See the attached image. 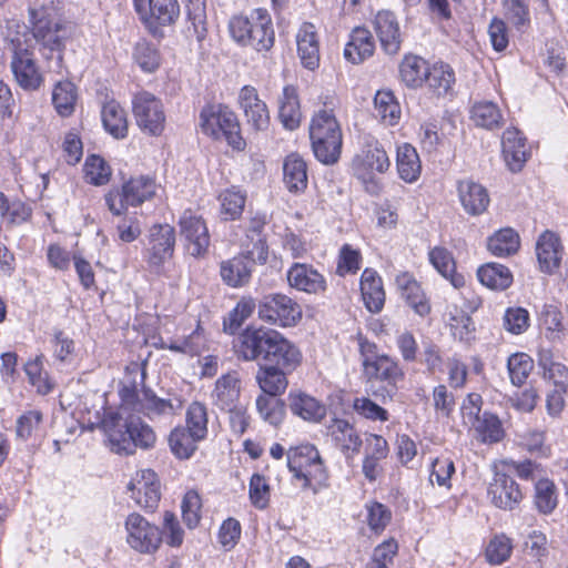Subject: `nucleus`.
<instances>
[{"instance_id":"obj_1","label":"nucleus","mask_w":568,"mask_h":568,"mask_svg":"<svg viewBox=\"0 0 568 568\" xmlns=\"http://www.w3.org/2000/svg\"><path fill=\"white\" fill-rule=\"evenodd\" d=\"M239 358L246 362L262 359L263 366H276L293 372L302 361L300 349L280 332L264 327H247L234 345Z\"/></svg>"},{"instance_id":"obj_2","label":"nucleus","mask_w":568,"mask_h":568,"mask_svg":"<svg viewBox=\"0 0 568 568\" xmlns=\"http://www.w3.org/2000/svg\"><path fill=\"white\" fill-rule=\"evenodd\" d=\"M358 351L363 368V377L371 393L383 400L392 398L388 386L395 388L396 383L403 378L404 373L398 362L387 354L379 353L375 343L358 335Z\"/></svg>"},{"instance_id":"obj_3","label":"nucleus","mask_w":568,"mask_h":568,"mask_svg":"<svg viewBox=\"0 0 568 568\" xmlns=\"http://www.w3.org/2000/svg\"><path fill=\"white\" fill-rule=\"evenodd\" d=\"M101 425L109 447L115 454L132 455L136 448L149 449L155 445L154 430L139 417L123 418L111 412L104 415Z\"/></svg>"},{"instance_id":"obj_4","label":"nucleus","mask_w":568,"mask_h":568,"mask_svg":"<svg viewBox=\"0 0 568 568\" xmlns=\"http://www.w3.org/2000/svg\"><path fill=\"white\" fill-rule=\"evenodd\" d=\"M229 30L236 43L251 47L257 52H266L274 45L275 32L272 18L266 9H255L248 17H232Z\"/></svg>"},{"instance_id":"obj_5","label":"nucleus","mask_w":568,"mask_h":568,"mask_svg":"<svg viewBox=\"0 0 568 568\" xmlns=\"http://www.w3.org/2000/svg\"><path fill=\"white\" fill-rule=\"evenodd\" d=\"M287 466L293 476L302 481L303 489L314 494L328 486V473L318 449L311 444L291 448L287 453Z\"/></svg>"},{"instance_id":"obj_6","label":"nucleus","mask_w":568,"mask_h":568,"mask_svg":"<svg viewBox=\"0 0 568 568\" xmlns=\"http://www.w3.org/2000/svg\"><path fill=\"white\" fill-rule=\"evenodd\" d=\"M390 166L386 150L375 139L365 141L361 151L352 160L354 176L361 181L365 191L371 195H378L383 184L376 173L383 174Z\"/></svg>"},{"instance_id":"obj_7","label":"nucleus","mask_w":568,"mask_h":568,"mask_svg":"<svg viewBox=\"0 0 568 568\" xmlns=\"http://www.w3.org/2000/svg\"><path fill=\"white\" fill-rule=\"evenodd\" d=\"M200 128L204 134L214 140H226L235 150L245 148L237 116L226 105H205L200 112Z\"/></svg>"},{"instance_id":"obj_8","label":"nucleus","mask_w":568,"mask_h":568,"mask_svg":"<svg viewBox=\"0 0 568 568\" xmlns=\"http://www.w3.org/2000/svg\"><path fill=\"white\" fill-rule=\"evenodd\" d=\"M158 189L159 184L153 176H132L120 189L110 190L105 195V203L114 215H122L129 206L135 207L152 200Z\"/></svg>"},{"instance_id":"obj_9","label":"nucleus","mask_w":568,"mask_h":568,"mask_svg":"<svg viewBox=\"0 0 568 568\" xmlns=\"http://www.w3.org/2000/svg\"><path fill=\"white\" fill-rule=\"evenodd\" d=\"M13 57L11 70L16 82L23 90H36V31L26 26L11 40Z\"/></svg>"},{"instance_id":"obj_10","label":"nucleus","mask_w":568,"mask_h":568,"mask_svg":"<svg viewBox=\"0 0 568 568\" xmlns=\"http://www.w3.org/2000/svg\"><path fill=\"white\" fill-rule=\"evenodd\" d=\"M258 318L280 327L295 326L302 318V307L285 294L265 295L258 303Z\"/></svg>"},{"instance_id":"obj_11","label":"nucleus","mask_w":568,"mask_h":568,"mask_svg":"<svg viewBox=\"0 0 568 568\" xmlns=\"http://www.w3.org/2000/svg\"><path fill=\"white\" fill-rule=\"evenodd\" d=\"M65 26L59 19L38 20V50L47 59L50 72L61 73Z\"/></svg>"},{"instance_id":"obj_12","label":"nucleus","mask_w":568,"mask_h":568,"mask_svg":"<svg viewBox=\"0 0 568 568\" xmlns=\"http://www.w3.org/2000/svg\"><path fill=\"white\" fill-rule=\"evenodd\" d=\"M125 541L134 551L154 554L162 544V532L139 513H131L124 520Z\"/></svg>"},{"instance_id":"obj_13","label":"nucleus","mask_w":568,"mask_h":568,"mask_svg":"<svg viewBox=\"0 0 568 568\" xmlns=\"http://www.w3.org/2000/svg\"><path fill=\"white\" fill-rule=\"evenodd\" d=\"M175 247V230L170 224H154L149 230L144 258L149 267L160 273L172 258Z\"/></svg>"},{"instance_id":"obj_14","label":"nucleus","mask_w":568,"mask_h":568,"mask_svg":"<svg viewBox=\"0 0 568 568\" xmlns=\"http://www.w3.org/2000/svg\"><path fill=\"white\" fill-rule=\"evenodd\" d=\"M133 114L139 128L152 136L160 135L164 130L165 114L163 104L154 94L142 91L132 100Z\"/></svg>"},{"instance_id":"obj_15","label":"nucleus","mask_w":568,"mask_h":568,"mask_svg":"<svg viewBox=\"0 0 568 568\" xmlns=\"http://www.w3.org/2000/svg\"><path fill=\"white\" fill-rule=\"evenodd\" d=\"M133 6L152 32H155L159 26L173 24L180 14L178 0H133Z\"/></svg>"},{"instance_id":"obj_16","label":"nucleus","mask_w":568,"mask_h":568,"mask_svg":"<svg viewBox=\"0 0 568 568\" xmlns=\"http://www.w3.org/2000/svg\"><path fill=\"white\" fill-rule=\"evenodd\" d=\"M126 488L139 507L151 513L158 508L161 499V484L152 469L138 470Z\"/></svg>"},{"instance_id":"obj_17","label":"nucleus","mask_w":568,"mask_h":568,"mask_svg":"<svg viewBox=\"0 0 568 568\" xmlns=\"http://www.w3.org/2000/svg\"><path fill=\"white\" fill-rule=\"evenodd\" d=\"M180 234L187 242V250L194 257L204 256L210 246V234L204 219L187 209L179 219Z\"/></svg>"},{"instance_id":"obj_18","label":"nucleus","mask_w":568,"mask_h":568,"mask_svg":"<svg viewBox=\"0 0 568 568\" xmlns=\"http://www.w3.org/2000/svg\"><path fill=\"white\" fill-rule=\"evenodd\" d=\"M487 495L494 506L505 510H513L523 499L518 484L503 471L495 473Z\"/></svg>"},{"instance_id":"obj_19","label":"nucleus","mask_w":568,"mask_h":568,"mask_svg":"<svg viewBox=\"0 0 568 568\" xmlns=\"http://www.w3.org/2000/svg\"><path fill=\"white\" fill-rule=\"evenodd\" d=\"M239 103L244 112L247 124L255 131L266 130L270 124V113L266 103L260 99L257 90L244 85L239 93Z\"/></svg>"},{"instance_id":"obj_20","label":"nucleus","mask_w":568,"mask_h":568,"mask_svg":"<svg viewBox=\"0 0 568 568\" xmlns=\"http://www.w3.org/2000/svg\"><path fill=\"white\" fill-rule=\"evenodd\" d=\"M286 277L292 288L307 294H322L327 288L324 275L306 263H294L287 270Z\"/></svg>"},{"instance_id":"obj_21","label":"nucleus","mask_w":568,"mask_h":568,"mask_svg":"<svg viewBox=\"0 0 568 568\" xmlns=\"http://www.w3.org/2000/svg\"><path fill=\"white\" fill-rule=\"evenodd\" d=\"M373 26L384 52L389 55L397 54L402 33L396 16L389 10H381L375 14Z\"/></svg>"},{"instance_id":"obj_22","label":"nucleus","mask_w":568,"mask_h":568,"mask_svg":"<svg viewBox=\"0 0 568 568\" xmlns=\"http://www.w3.org/2000/svg\"><path fill=\"white\" fill-rule=\"evenodd\" d=\"M501 154L511 172L523 169L529 158V148L523 133L514 126L507 128L501 136Z\"/></svg>"},{"instance_id":"obj_23","label":"nucleus","mask_w":568,"mask_h":568,"mask_svg":"<svg viewBox=\"0 0 568 568\" xmlns=\"http://www.w3.org/2000/svg\"><path fill=\"white\" fill-rule=\"evenodd\" d=\"M256 256L239 254L232 258L222 261L220 275L222 281L231 287H242L251 281Z\"/></svg>"},{"instance_id":"obj_24","label":"nucleus","mask_w":568,"mask_h":568,"mask_svg":"<svg viewBox=\"0 0 568 568\" xmlns=\"http://www.w3.org/2000/svg\"><path fill=\"white\" fill-rule=\"evenodd\" d=\"M327 435L347 458L359 453L363 442L356 428L347 420L332 419L327 426Z\"/></svg>"},{"instance_id":"obj_25","label":"nucleus","mask_w":568,"mask_h":568,"mask_svg":"<svg viewBox=\"0 0 568 568\" xmlns=\"http://www.w3.org/2000/svg\"><path fill=\"white\" fill-rule=\"evenodd\" d=\"M297 54L302 64L314 70L320 64V43L316 28L311 22H304L296 34Z\"/></svg>"},{"instance_id":"obj_26","label":"nucleus","mask_w":568,"mask_h":568,"mask_svg":"<svg viewBox=\"0 0 568 568\" xmlns=\"http://www.w3.org/2000/svg\"><path fill=\"white\" fill-rule=\"evenodd\" d=\"M211 396L213 404L221 410L231 409V407L241 403V379L239 374L236 372H229L219 377Z\"/></svg>"},{"instance_id":"obj_27","label":"nucleus","mask_w":568,"mask_h":568,"mask_svg":"<svg viewBox=\"0 0 568 568\" xmlns=\"http://www.w3.org/2000/svg\"><path fill=\"white\" fill-rule=\"evenodd\" d=\"M457 189L459 201L468 214L480 215L487 210L490 199L487 190L481 184L465 180L458 183Z\"/></svg>"},{"instance_id":"obj_28","label":"nucleus","mask_w":568,"mask_h":568,"mask_svg":"<svg viewBox=\"0 0 568 568\" xmlns=\"http://www.w3.org/2000/svg\"><path fill=\"white\" fill-rule=\"evenodd\" d=\"M375 51V41L371 31L365 27H356L349 34L345 44L344 57L353 64H359L372 57Z\"/></svg>"},{"instance_id":"obj_29","label":"nucleus","mask_w":568,"mask_h":568,"mask_svg":"<svg viewBox=\"0 0 568 568\" xmlns=\"http://www.w3.org/2000/svg\"><path fill=\"white\" fill-rule=\"evenodd\" d=\"M181 408L182 400L179 397L161 398L150 388H144L142 397L139 399V412L151 419L160 416H173Z\"/></svg>"},{"instance_id":"obj_30","label":"nucleus","mask_w":568,"mask_h":568,"mask_svg":"<svg viewBox=\"0 0 568 568\" xmlns=\"http://www.w3.org/2000/svg\"><path fill=\"white\" fill-rule=\"evenodd\" d=\"M361 293L366 308L372 313L382 311L385 303V291L378 273L365 268L361 275Z\"/></svg>"},{"instance_id":"obj_31","label":"nucleus","mask_w":568,"mask_h":568,"mask_svg":"<svg viewBox=\"0 0 568 568\" xmlns=\"http://www.w3.org/2000/svg\"><path fill=\"white\" fill-rule=\"evenodd\" d=\"M536 254L541 271L554 272L559 266L562 255L559 237L552 232H544L537 241Z\"/></svg>"},{"instance_id":"obj_32","label":"nucleus","mask_w":568,"mask_h":568,"mask_svg":"<svg viewBox=\"0 0 568 568\" xmlns=\"http://www.w3.org/2000/svg\"><path fill=\"white\" fill-rule=\"evenodd\" d=\"M310 138L316 140L332 139V143H336L337 139H343L339 123L332 110H320L312 119L310 125Z\"/></svg>"},{"instance_id":"obj_33","label":"nucleus","mask_w":568,"mask_h":568,"mask_svg":"<svg viewBox=\"0 0 568 568\" xmlns=\"http://www.w3.org/2000/svg\"><path fill=\"white\" fill-rule=\"evenodd\" d=\"M291 412L306 422L317 423L326 415V407L305 393H291Z\"/></svg>"},{"instance_id":"obj_34","label":"nucleus","mask_w":568,"mask_h":568,"mask_svg":"<svg viewBox=\"0 0 568 568\" xmlns=\"http://www.w3.org/2000/svg\"><path fill=\"white\" fill-rule=\"evenodd\" d=\"M278 103V116L284 128L291 131L297 129L302 113L296 88L293 85L284 87Z\"/></svg>"},{"instance_id":"obj_35","label":"nucleus","mask_w":568,"mask_h":568,"mask_svg":"<svg viewBox=\"0 0 568 568\" xmlns=\"http://www.w3.org/2000/svg\"><path fill=\"white\" fill-rule=\"evenodd\" d=\"M283 174L285 186L290 192L298 193L306 189L307 166L297 153H291L285 158Z\"/></svg>"},{"instance_id":"obj_36","label":"nucleus","mask_w":568,"mask_h":568,"mask_svg":"<svg viewBox=\"0 0 568 568\" xmlns=\"http://www.w3.org/2000/svg\"><path fill=\"white\" fill-rule=\"evenodd\" d=\"M266 223V215L257 213L251 217L245 230L246 239L252 244V248H247L248 254L256 256L261 263H265L267 260V245L263 234ZM246 247H250L248 243Z\"/></svg>"},{"instance_id":"obj_37","label":"nucleus","mask_w":568,"mask_h":568,"mask_svg":"<svg viewBox=\"0 0 568 568\" xmlns=\"http://www.w3.org/2000/svg\"><path fill=\"white\" fill-rule=\"evenodd\" d=\"M288 373L276 366L260 365L256 373V382L263 392L262 395L277 396L283 394L288 385L286 377Z\"/></svg>"},{"instance_id":"obj_38","label":"nucleus","mask_w":568,"mask_h":568,"mask_svg":"<svg viewBox=\"0 0 568 568\" xmlns=\"http://www.w3.org/2000/svg\"><path fill=\"white\" fill-rule=\"evenodd\" d=\"M396 166L399 178L406 183H414L422 172V164L417 151L408 143L397 148Z\"/></svg>"},{"instance_id":"obj_39","label":"nucleus","mask_w":568,"mask_h":568,"mask_svg":"<svg viewBox=\"0 0 568 568\" xmlns=\"http://www.w3.org/2000/svg\"><path fill=\"white\" fill-rule=\"evenodd\" d=\"M470 119L474 124L485 130H496L504 125V115L499 106L491 101H480L473 105Z\"/></svg>"},{"instance_id":"obj_40","label":"nucleus","mask_w":568,"mask_h":568,"mask_svg":"<svg viewBox=\"0 0 568 568\" xmlns=\"http://www.w3.org/2000/svg\"><path fill=\"white\" fill-rule=\"evenodd\" d=\"M479 282L494 291H504L513 283L510 270L499 263H487L477 270Z\"/></svg>"},{"instance_id":"obj_41","label":"nucleus","mask_w":568,"mask_h":568,"mask_svg":"<svg viewBox=\"0 0 568 568\" xmlns=\"http://www.w3.org/2000/svg\"><path fill=\"white\" fill-rule=\"evenodd\" d=\"M101 118L104 129L115 139H124L128 134V120L124 109L114 100L102 106Z\"/></svg>"},{"instance_id":"obj_42","label":"nucleus","mask_w":568,"mask_h":568,"mask_svg":"<svg viewBox=\"0 0 568 568\" xmlns=\"http://www.w3.org/2000/svg\"><path fill=\"white\" fill-rule=\"evenodd\" d=\"M374 113L386 125H395L400 119V106L392 91L379 90L374 98Z\"/></svg>"},{"instance_id":"obj_43","label":"nucleus","mask_w":568,"mask_h":568,"mask_svg":"<svg viewBox=\"0 0 568 568\" xmlns=\"http://www.w3.org/2000/svg\"><path fill=\"white\" fill-rule=\"evenodd\" d=\"M203 440L182 426L173 428L169 435V446L179 459H189L197 449V443Z\"/></svg>"},{"instance_id":"obj_44","label":"nucleus","mask_w":568,"mask_h":568,"mask_svg":"<svg viewBox=\"0 0 568 568\" xmlns=\"http://www.w3.org/2000/svg\"><path fill=\"white\" fill-rule=\"evenodd\" d=\"M429 262L436 271L450 283L458 287L463 285L464 278L456 274V265L452 253L442 246H435L428 253Z\"/></svg>"},{"instance_id":"obj_45","label":"nucleus","mask_w":568,"mask_h":568,"mask_svg":"<svg viewBox=\"0 0 568 568\" xmlns=\"http://www.w3.org/2000/svg\"><path fill=\"white\" fill-rule=\"evenodd\" d=\"M520 245L518 234L510 227L501 229L487 241L488 251L498 257L515 254Z\"/></svg>"},{"instance_id":"obj_46","label":"nucleus","mask_w":568,"mask_h":568,"mask_svg":"<svg viewBox=\"0 0 568 568\" xmlns=\"http://www.w3.org/2000/svg\"><path fill=\"white\" fill-rule=\"evenodd\" d=\"M78 93L75 85L65 80L58 81L52 91V103L61 116H70L74 112Z\"/></svg>"},{"instance_id":"obj_47","label":"nucleus","mask_w":568,"mask_h":568,"mask_svg":"<svg viewBox=\"0 0 568 568\" xmlns=\"http://www.w3.org/2000/svg\"><path fill=\"white\" fill-rule=\"evenodd\" d=\"M470 428L475 432L476 437L485 444L498 443L504 437V428L499 418L489 412H484Z\"/></svg>"},{"instance_id":"obj_48","label":"nucleus","mask_w":568,"mask_h":568,"mask_svg":"<svg viewBox=\"0 0 568 568\" xmlns=\"http://www.w3.org/2000/svg\"><path fill=\"white\" fill-rule=\"evenodd\" d=\"M429 71V65L426 60L417 55H407L400 64V77L406 85L416 88L422 85Z\"/></svg>"},{"instance_id":"obj_49","label":"nucleus","mask_w":568,"mask_h":568,"mask_svg":"<svg viewBox=\"0 0 568 568\" xmlns=\"http://www.w3.org/2000/svg\"><path fill=\"white\" fill-rule=\"evenodd\" d=\"M534 503L540 514H551L558 505L557 488L548 478L539 479L535 485Z\"/></svg>"},{"instance_id":"obj_50","label":"nucleus","mask_w":568,"mask_h":568,"mask_svg":"<svg viewBox=\"0 0 568 568\" xmlns=\"http://www.w3.org/2000/svg\"><path fill=\"white\" fill-rule=\"evenodd\" d=\"M207 408L201 402H193L189 405L185 413V424L189 432L193 433L196 438L205 439L207 435Z\"/></svg>"},{"instance_id":"obj_51","label":"nucleus","mask_w":568,"mask_h":568,"mask_svg":"<svg viewBox=\"0 0 568 568\" xmlns=\"http://www.w3.org/2000/svg\"><path fill=\"white\" fill-rule=\"evenodd\" d=\"M425 82L437 95L446 94L455 82L454 71L447 64H435L429 68Z\"/></svg>"},{"instance_id":"obj_52","label":"nucleus","mask_w":568,"mask_h":568,"mask_svg":"<svg viewBox=\"0 0 568 568\" xmlns=\"http://www.w3.org/2000/svg\"><path fill=\"white\" fill-rule=\"evenodd\" d=\"M256 409L262 419L273 426H277L283 420L284 404L276 396L258 395Z\"/></svg>"},{"instance_id":"obj_53","label":"nucleus","mask_w":568,"mask_h":568,"mask_svg":"<svg viewBox=\"0 0 568 568\" xmlns=\"http://www.w3.org/2000/svg\"><path fill=\"white\" fill-rule=\"evenodd\" d=\"M534 367V361L525 353H515L508 357L507 368L510 382L515 386H521L528 378Z\"/></svg>"},{"instance_id":"obj_54","label":"nucleus","mask_w":568,"mask_h":568,"mask_svg":"<svg viewBox=\"0 0 568 568\" xmlns=\"http://www.w3.org/2000/svg\"><path fill=\"white\" fill-rule=\"evenodd\" d=\"M513 552V542L505 534L495 535L488 542L485 556L489 564L501 565Z\"/></svg>"},{"instance_id":"obj_55","label":"nucleus","mask_w":568,"mask_h":568,"mask_svg":"<svg viewBox=\"0 0 568 568\" xmlns=\"http://www.w3.org/2000/svg\"><path fill=\"white\" fill-rule=\"evenodd\" d=\"M133 59L144 72H153L160 65V53L158 49L145 40H141L135 44Z\"/></svg>"},{"instance_id":"obj_56","label":"nucleus","mask_w":568,"mask_h":568,"mask_svg":"<svg viewBox=\"0 0 568 568\" xmlns=\"http://www.w3.org/2000/svg\"><path fill=\"white\" fill-rule=\"evenodd\" d=\"M187 19L197 41L206 37V0H186Z\"/></svg>"},{"instance_id":"obj_57","label":"nucleus","mask_w":568,"mask_h":568,"mask_svg":"<svg viewBox=\"0 0 568 568\" xmlns=\"http://www.w3.org/2000/svg\"><path fill=\"white\" fill-rule=\"evenodd\" d=\"M85 179L90 184L103 185L109 182L111 169L99 155H89L84 163Z\"/></svg>"},{"instance_id":"obj_58","label":"nucleus","mask_w":568,"mask_h":568,"mask_svg":"<svg viewBox=\"0 0 568 568\" xmlns=\"http://www.w3.org/2000/svg\"><path fill=\"white\" fill-rule=\"evenodd\" d=\"M538 363L545 371V374H548V377L554 381L556 386L564 385L568 382V368L555 361L550 349L542 348L539 351Z\"/></svg>"},{"instance_id":"obj_59","label":"nucleus","mask_w":568,"mask_h":568,"mask_svg":"<svg viewBox=\"0 0 568 568\" xmlns=\"http://www.w3.org/2000/svg\"><path fill=\"white\" fill-rule=\"evenodd\" d=\"M530 324L529 313L526 308L516 306L508 307L503 318L504 328L514 335L526 332Z\"/></svg>"},{"instance_id":"obj_60","label":"nucleus","mask_w":568,"mask_h":568,"mask_svg":"<svg viewBox=\"0 0 568 568\" xmlns=\"http://www.w3.org/2000/svg\"><path fill=\"white\" fill-rule=\"evenodd\" d=\"M245 200V194L235 189H230L221 193L220 201L222 206V214L225 216V219H237L244 210Z\"/></svg>"},{"instance_id":"obj_61","label":"nucleus","mask_w":568,"mask_h":568,"mask_svg":"<svg viewBox=\"0 0 568 568\" xmlns=\"http://www.w3.org/2000/svg\"><path fill=\"white\" fill-rule=\"evenodd\" d=\"M312 141V149L315 158L323 164L329 165L338 161L342 152L343 139H337L336 143H332V139H321Z\"/></svg>"},{"instance_id":"obj_62","label":"nucleus","mask_w":568,"mask_h":568,"mask_svg":"<svg viewBox=\"0 0 568 568\" xmlns=\"http://www.w3.org/2000/svg\"><path fill=\"white\" fill-rule=\"evenodd\" d=\"M398 550V544L394 538H389L378 545L372 555L371 561L366 568H388Z\"/></svg>"},{"instance_id":"obj_63","label":"nucleus","mask_w":568,"mask_h":568,"mask_svg":"<svg viewBox=\"0 0 568 568\" xmlns=\"http://www.w3.org/2000/svg\"><path fill=\"white\" fill-rule=\"evenodd\" d=\"M541 325L546 331V337L555 341L560 338L564 331L562 314L558 307L546 305L541 312Z\"/></svg>"},{"instance_id":"obj_64","label":"nucleus","mask_w":568,"mask_h":568,"mask_svg":"<svg viewBox=\"0 0 568 568\" xmlns=\"http://www.w3.org/2000/svg\"><path fill=\"white\" fill-rule=\"evenodd\" d=\"M503 6L507 20L518 30L530 22L529 9L524 0H504Z\"/></svg>"}]
</instances>
